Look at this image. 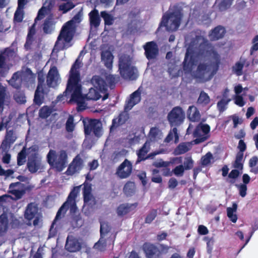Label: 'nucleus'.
<instances>
[{
    "label": "nucleus",
    "instance_id": "nucleus-1",
    "mask_svg": "<svg viewBox=\"0 0 258 258\" xmlns=\"http://www.w3.org/2000/svg\"><path fill=\"white\" fill-rule=\"evenodd\" d=\"M219 55L207 42L199 46H189L185 54L183 69L199 82L210 80L218 68Z\"/></svg>",
    "mask_w": 258,
    "mask_h": 258
},
{
    "label": "nucleus",
    "instance_id": "nucleus-2",
    "mask_svg": "<svg viewBox=\"0 0 258 258\" xmlns=\"http://www.w3.org/2000/svg\"><path fill=\"white\" fill-rule=\"evenodd\" d=\"M81 52L72 66L69 75V78L66 91L62 95H59L57 101H62L68 94H71V99L70 102H75L77 103L78 109L82 110L85 108L86 105L85 103V98L81 92V85L80 84V76L79 69L81 67V61L79 60L81 56Z\"/></svg>",
    "mask_w": 258,
    "mask_h": 258
},
{
    "label": "nucleus",
    "instance_id": "nucleus-3",
    "mask_svg": "<svg viewBox=\"0 0 258 258\" xmlns=\"http://www.w3.org/2000/svg\"><path fill=\"white\" fill-rule=\"evenodd\" d=\"M80 21V16L77 15L63 26L55 42L54 49H66L72 45L71 41L75 32L76 24Z\"/></svg>",
    "mask_w": 258,
    "mask_h": 258
},
{
    "label": "nucleus",
    "instance_id": "nucleus-4",
    "mask_svg": "<svg viewBox=\"0 0 258 258\" xmlns=\"http://www.w3.org/2000/svg\"><path fill=\"white\" fill-rule=\"evenodd\" d=\"M210 130L209 125L206 124H200L194 133V136L196 139L191 143L180 144L175 149L174 154L175 155L184 154L188 151L191 147L192 143L197 144L205 141L208 137V134Z\"/></svg>",
    "mask_w": 258,
    "mask_h": 258
},
{
    "label": "nucleus",
    "instance_id": "nucleus-5",
    "mask_svg": "<svg viewBox=\"0 0 258 258\" xmlns=\"http://www.w3.org/2000/svg\"><path fill=\"white\" fill-rule=\"evenodd\" d=\"M80 186H76L73 188V189L70 192L67 201L63 204V205L60 207L57 212L55 218L52 223L50 229L49 237H52L54 236L55 233L54 226L56 223V221L58 219L60 218L61 214L62 213L64 214L65 213L67 208L70 206L71 208V211L72 212H75L77 209L75 204V199L80 191Z\"/></svg>",
    "mask_w": 258,
    "mask_h": 258
},
{
    "label": "nucleus",
    "instance_id": "nucleus-6",
    "mask_svg": "<svg viewBox=\"0 0 258 258\" xmlns=\"http://www.w3.org/2000/svg\"><path fill=\"white\" fill-rule=\"evenodd\" d=\"M91 83L94 88L89 89V92L86 95L87 99L97 100L101 97V94H105L102 98L103 100L108 98V95L105 94L106 84L100 76H94L91 80Z\"/></svg>",
    "mask_w": 258,
    "mask_h": 258
},
{
    "label": "nucleus",
    "instance_id": "nucleus-7",
    "mask_svg": "<svg viewBox=\"0 0 258 258\" xmlns=\"http://www.w3.org/2000/svg\"><path fill=\"white\" fill-rule=\"evenodd\" d=\"M118 66L120 74L124 79L133 80L137 77V70L132 66V59L129 55H120Z\"/></svg>",
    "mask_w": 258,
    "mask_h": 258
},
{
    "label": "nucleus",
    "instance_id": "nucleus-8",
    "mask_svg": "<svg viewBox=\"0 0 258 258\" xmlns=\"http://www.w3.org/2000/svg\"><path fill=\"white\" fill-rule=\"evenodd\" d=\"M181 15L179 11L174 12L169 10V12L165 14L161 23L160 26H165L168 31H175L179 26Z\"/></svg>",
    "mask_w": 258,
    "mask_h": 258
},
{
    "label": "nucleus",
    "instance_id": "nucleus-9",
    "mask_svg": "<svg viewBox=\"0 0 258 258\" xmlns=\"http://www.w3.org/2000/svg\"><path fill=\"white\" fill-rule=\"evenodd\" d=\"M48 163L51 166L58 171H62L67 163V155L66 153L61 151L57 155L55 151L50 150L47 156Z\"/></svg>",
    "mask_w": 258,
    "mask_h": 258
},
{
    "label": "nucleus",
    "instance_id": "nucleus-10",
    "mask_svg": "<svg viewBox=\"0 0 258 258\" xmlns=\"http://www.w3.org/2000/svg\"><path fill=\"white\" fill-rule=\"evenodd\" d=\"M38 147L33 146L28 150V162L27 166L31 173L41 171L43 166L41 163V158L37 154Z\"/></svg>",
    "mask_w": 258,
    "mask_h": 258
},
{
    "label": "nucleus",
    "instance_id": "nucleus-11",
    "mask_svg": "<svg viewBox=\"0 0 258 258\" xmlns=\"http://www.w3.org/2000/svg\"><path fill=\"white\" fill-rule=\"evenodd\" d=\"M35 76L29 69H25L21 72H17L14 74L9 81L10 84L16 88H19L22 82L33 83Z\"/></svg>",
    "mask_w": 258,
    "mask_h": 258
},
{
    "label": "nucleus",
    "instance_id": "nucleus-12",
    "mask_svg": "<svg viewBox=\"0 0 258 258\" xmlns=\"http://www.w3.org/2000/svg\"><path fill=\"white\" fill-rule=\"evenodd\" d=\"M16 57L15 52L10 48H7L0 55V75L4 76L3 72L7 71L9 68V65L12 66V62Z\"/></svg>",
    "mask_w": 258,
    "mask_h": 258
},
{
    "label": "nucleus",
    "instance_id": "nucleus-13",
    "mask_svg": "<svg viewBox=\"0 0 258 258\" xmlns=\"http://www.w3.org/2000/svg\"><path fill=\"white\" fill-rule=\"evenodd\" d=\"M168 119L172 126L181 124L184 119V113L179 107H174L168 114Z\"/></svg>",
    "mask_w": 258,
    "mask_h": 258
},
{
    "label": "nucleus",
    "instance_id": "nucleus-14",
    "mask_svg": "<svg viewBox=\"0 0 258 258\" xmlns=\"http://www.w3.org/2000/svg\"><path fill=\"white\" fill-rule=\"evenodd\" d=\"M93 132L97 137H100L102 135L101 123L97 119L91 120L89 124H85V133L86 135H90Z\"/></svg>",
    "mask_w": 258,
    "mask_h": 258
},
{
    "label": "nucleus",
    "instance_id": "nucleus-15",
    "mask_svg": "<svg viewBox=\"0 0 258 258\" xmlns=\"http://www.w3.org/2000/svg\"><path fill=\"white\" fill-rule=\"evenodd\" d=\"M234 90L235 94L233 98L234 103L240 107L244 106L245 102L243 97L246 95L248 88H243L241 85L238 84L234 87Z\"/></svg>",
    "mask_w": 258,
    "mask_h": 258
},
{
    "label": "nucleus",
    "instance_id": "nucleus-16",
    "mask_svg": "<svg viewBox=\"0 0 258 258\" xmlns=\"http://www.w3.org/2000/svg\"><path fill=\"white\" fill-rule=\"evenodd\" d=\"M60 81V78L58 70L55 67L50 68L47 76L46 82L48 86L55 87Z\"/></svg>",
    "mask_w": 258,
    "mask_h": 258
},
{
    "label": "nucleus",
    "instance_id": "nucleus-17",
    "mask_svg": "<svg viewBox=\"0 0 258 258\" xmlns=\"http://www.w3.org/2000/svg\"><path fill=\"white\" fill-rule=\"evenodd\" d=\"M132 171L131 163L125 159L118 167L116 174L120 178H126L130 176Z\"/></svg>",
    "mask_w": 258,
    "mask_h": 258
},
{
    "label": "nucleus",
    "instance_id": "nucleus-18",
    "mask_svg": "<svg viewBox=\"0 0 258 258\" xmlns=\"http://www.w3.org/2000/svg\"><path fill=\"white\" fill-rule=\"evenodd\" d=\"M113 59L114 56L109 48L108 47H103L101 52V59L106 68L109 70L112 69Z\"/></svg>",
    "mask_w": 258,
    "mask_h": 258
},
{
    "label": "nucleus",
    "instance_id": "nucleus-19",
    "mask_svg": "<svg viewBox=\"0 0 258 258\" xmlns=\"http://www.w3.org/2000/svg\"><path fill=\"white\" fill-rule=\"evenodd\" d=\"M84 208H88L95 205L96 202L94 198L91 194V186L88 183H85L84 186Z\"/></svg>",
    "mask_w": 258,
    "mask_h": 258
},
{
    "label": "nucleus",
    "instance_id": "nucleus-20",
    "mask_svg": "<svg viewBox=\"0 0 258 258\" xmlns=\"http://www.w3.org/2000/svg\"><path fill=\"white\" fill-rule=\"evenodd\" d=\"M83 161L79 156H77L70 164L66 173L68 175H72L79 172L83 168Z\"/></svg>",
    "mask_w": 258,
    "mask_h": 258
},
{
    "label": "nucleus",
    "instance_id": "nucleus-21",
    "mask_svg": "<svg viewBox=\"0 0 258 258\" xmlns=\"http://www.w3.org/2000/svg\"><path fill=\"white\" fill-rule=\"evenodd\" d=\"M45 77L42 73L38 74V85L37 89L35 91L34 101L35 103L38 105H40L42 103V97L41 95L43 93L42 84L44 82Z\"/></svg>",
    "mask_w": 258,
    "mask_h": 258
},
{
    "label": "nucleus",
    "instance_id": "nucleus-22",
    "mask_svg": "<svg viewBox=\"0 0 258 258\" xmlns=\"http://www.w3.org/2000/svg\"><path fill=\"white\" fill-rule=\"evenodd\" d=\"M10 192L14 196V199H20L25 192L24 185L20 182L12 183L9 187Z\"/></svg>",
    "mask_w": 258,
    "mask_h": 258
},
{
    "label": "nucleus",
    "instance_id": "nucleus-23",
    "mask_svg": "<svg viewBox=\"0 0 258 258\" xmlns=\"http://www.w3.org/2000/svg\"><path fill=\"white\" fill-rule=\"evenodd\" d=\"M141 92L142 90L139 88L137 91L131 95L130 98L126 102L124 107L125 111L131 110L134 105L140 101Z\"/></svg>",
    "mask_w": 258,
    "mask_h": 258
},
{
    "label": "nucleus",
    "instance_id": "nucleus-24",
    "mask_svg": "<svg viewBox=\"0 0 258 258\" xmlns=\"http://www.w3.org/2000/svg\"><path fill=\"white\" fill-rule=\"evenodd\" d=\"M65 247L66 249L70 252H76L81 249V244L77 239L72 236H69Z\"/></svg>",
    "mask_w": 258,
    "mask_h": 258
},
{
    "label": "nucleus",
    "instance_id": "nucleus-25",
    "mask_svg": "<svg viewBox=\"0 0 258 258\" xmlns=\"http://www.w3.org/2000/svg\"><path fill=\"white\" fill-rule=\"evenodd\" d=\"M145 54L148 59H152L156 57L158 54V47L153 41L148 42L144 46Z\"/></svg>",
    "mask_w": 258,
    "mask_h": 258
},
{
    "label": "nucleus",
    "instance_id": "nucleus-26",
    "mask_svg": "<svg viewBox=\"0 0 258 258\" xmlns=\"http://www.w3.org/2000/svg\"><path fill=\"white\" fill-rule=\"evenodd\" d=\"M143 248L146 255L149 258H154V257L159 256V251L158 249L153 244L146 243L144 245Z\"/></svg>",
    "mask_w": 258,
    "mask_h": 258
},
{
    "label": "nucleus",
    "instance_id": "nucleus-27",
    "mask_svg": "<svg viewBox=\"0 0 258 258\" xmlns=\"http://www.w3.org/2000/svg\"><path fill=\"white\" fill-rule=\"evenodd\" d=\"M187 116L189 119L192 121H198L201 117L200 113L195 106H190L187 110Z\"/></svg>",
    "mask_w": 258,
    "mask_h": 258
},
{
    "label": "nucleus",
    "instance_id": "nucleus-28",
    "mask_svg": "<svg viewBox=\"0 0 258 258\" xmlns=\"http://www.w3.org/2000/svg\"><path fill=\"white\" fill-rule=\"evenodd\" d=\"M225 32V29L221 26L216 27L209 34L210 38L212 40H216L221 38Z\"/></svg>",
    "mask_w": 258,
    "mask_h": 258
},
{
    "label": "nucleus",
    "instance_id": "nucleus-29",
    "mask_svg": "<svg viewBox=\"0 0 258 258\" xmlns=\"http://www.w3.org/2000/svg\"><path fill=\"white\" fill-rule=\"evenodd\" d=\"M237 205L236 203H233L232 207L227 208V216L233 223H236L237 220Z\"/></svg>",
    "mask_w": 258,
    "mask_h": 258
},
{
    "label": "nucleus",
    "instance_id": "nucleus-30",
    "mask_svg": "<svg viewBox=\"0 0 258 258\" xmlns=\"http://www.w3.org/2000/svg\"><path fill=\"white\" fill-rule=\"evenodd\" d=\"M162 133L160 130L157 127H152L151 128L148 138L151 141H157L162 137Z\"/></svg>",
    "mask_w": 258,
    "mask_h": 258
},
{
    "label": "nucleus",
    "instance_id": "nucleus-31",
    "mask_svg": "<svg viewBox=\"0 0 258 258\" xmlns=\"http://www.w3.org/2000/svg\"><path fill=\"white\" fill-rule=\"evenodd\" d=\"M37 208L35 204H29L25 212V218L28 220H31L34 217L37 212Z\"/></svg>",
    "mask_w": 258,
    "mask_h": 258
},
{
    "label": "nucleus",
    "instance_id": "nucleus-32",
    "mask_svg": "<svg viewBox=\"0 0 258 258\" xmlns=\"http://www.w3.org/2000/svg\"><path fill=\"white\" fill-rule=\"evenodd\" d=\"M8 220L7 214L4 213L0 216V235L7 232L8 229Z\"/></svg>",
    "mask_w": 258,
    "mask_h": 258
},
{
    "label": "nucleus",
    "instance_id": "nucleus-33",
    "mask_svg": "<svg viewBox=\"0 0 258 258\" xmlns=\"http://www.w3.org/2000/svg\"><path fill=\"white\" fill-rule=\"evenodd\" d=\"M246 63V60L244 58H241L232 68L233 72L237 76H240L242 74V69Z\"/></svg>",
    "mask_w": 258,
    "mask_h": 258
},
{
    "label": "nucleus",
    "instance_id": "nucleus-34",
    "mask_svg": "<svg viewBox=\"0 0 258 258\" xmlns=\"http://www.w3.org/2000/svg\"><path fill=\"white\" fill-rule=\"evenodd\" d=\"M150 143L147 141L143 148L139 150L137 152L138 156V161L144 160L146 159L145 156L149 150Z\"/></svg>",
    "mask_w": 258,
    "mask_h": 258
},
{
    "label": "nucleus",
    "instance_id": "nucleus-35",
    "mask_svg": "<svg viewBox=\"0 0 258 258\" xmlns=\"http://www.w3.org/2000/svg\"><path fill=\"white\" fill-rule=\"evenodd\" d=\"M135 207L134 205L122 204L120 205L117 210V213L119 216H123L128 213L132 209Z\"/></svg>",
    "mask_w": 258,
    "mask_h": 258
},
{
    "label": "nucleus",
    "instance_id": "nucleus-36",
    "mask_svg": "<svg viewBox=\"0 0 258 258\" xmlns=\"http://www.w3.org/2000/svg\"><path fill=\"white\" fill-rule=\"evenodd\" d=\"M89 16L91 24L95 27H97L100 24L98 11L94 10L90 13Z\"/></svg>",
    "mask_w": 258,
    "mask_h": 258
},
{
    "label": "nucleus",
    "instance_id": "nucleus-37",
    "mask_svg": "<svg viewBox=\"0 0 258 258\" xmlns=\"http://www.w3.org/2000/svg\"><path fill=\"white\" fill-rule=\"evenodd\" d=\"M127 118V114L126 112H123L119 115L118 118L114 119L112 121V125L111 127V130L113 127H116L118 125L121 124L125 122Z\"/></svg>",
    "mask_w": 258,
    "mask_h": 258
},
{
    "label": "nucleus",
    "instance_id": "nucleus-38",
    "mask_svg": "<svg viewBox=\"0 0 258 258\" xmlns=\"http://www.w3.org/2000/svg\"><path fill=\"white\" fill-rule=\"evenodd\" d=\"M53 25L52 17L49 16L44 24L43 30L44 32L46 33H50L53 29Z\"/></svg>",
    "mask_w": 258,
    "mask_h": 258
},
{
    "label": "nucleus",
    "instance_id": "nucleus-39",
    "mask_svg": "<svg viewBox=\"0 0 258 258\" xmlns=\"http://www.w3.org/2000/svg\"><path fill=\"white\" fill-rule=\"evenodd\" d=\"M174 138V142L175 143L178 142L179 137L177 134V131L176 128H173L172 130L169 133L167 137L166 138L165 141L166 142H169Z\"/></svg>",
    "mask_w": 258,
    "mask_h": 258
},
{
    "label": "nucleus",
    "instance_id": "nucleus-40",
    "mask_svg": "<svg viewBox=\"0 0 258 258\" xmlns=\"http://www.w3.org/2000/svg\"><path fill=\"white\" fill-rule=\"evenodd\" d=\"M100 77L103 79V80L106 84L105 91L106 90V87L108 85L111 86L113 83L117 82L118 79V78L116 76L108 75L105 77L106 81H105L102 77Z\"/></svg>",
    "mask_w": 258,
    "mask_h": 258
},
{
    "label": "nucleus",
    "instance_id": "nucleus-41",
    "mask_svg": "<svg viewBox=\"0 0 258 258\" xmlns=\"http://www.w3.org/2000/svg\"><path fill=\"white\" fill-rule=\"evenodd\" d=\"M135 189V185L134 183L128 182L125 184L123 190L127 196H130L134 192Z\"/></svg>",
    "mask_w": 258,
    "mask_h": 258
},
{
    "label": "nucleus",
    "instance_id": "nucleus-42",
    "mask_svg": "<svg viewBox=\"0 0 258 258\" xmlns=\"http://www.w3.org/2000/svg\"><path fill=\"white\" fill-rule=\"evenodd\" d=\"M106 247V241L103 237H101L99 241L94 245V248L99 251H103Z\"/></svg>",
    "mask_w": 258,
    "mask_h": 258
},
{
    "label": "nucleus",
    "instance_id": "nucleus-43",
    "mask_svg": "<svg viewBox=\"0 0 258 258\" xmlns=\"http://www.w3.org/2000/svg\"><path fill=\"white\" fill-rule=\"evenodd\" d=\"M210 102L208 95L204 92H202L198 99V102L203 105H207Z\"/></svg>",
    "mask_w": 258,
    "mask_h": 258
},
{
    "label": "nucleus",
    "instance_id": "nucleus-44",
    "mask_svg": "<svg viewBox=\"0 0 258 258\" xmlns=\"http://www.w3.org/2000/svg\"><path fill=\"white\" fill-rule=\"evenodd\" d=\"M34 26L35 24H34L32 27L30 29L27 35V41L25 45V47L27 49H28L30 45H31L32 41V37L33 35L35 34V30L34 28Z\"/></svg>",
    "mask_w": 258,
    "mask_h": 258
},
{
    "label": "nucleus",
    "instance_id": "nucleus-45",
    "mask_svg": "<svg viewBox=\"0 0 258 258\" xmlns=\"http://www.w3.org/2000/svg\"><path fill=\"white\" fill-rule=\"evenodd\" d=\"M213 160L212 154L208 152L201 158V164L203 166H207L212 163Z\"/></svg>",
    "mask_w": 258,
    "mask_h": 258
},
{
    "label": "nucleus",
    "instance_id": "nucleus-46",
    "mask_svg": "<svg viewBox=\"0 0 258 258\" xmlns=\"http://www.w3.org/2000/svg\"><path fill=\"white\" fill-rule=\"evenodd\" d=\"M67 2L66 3L61 4L59 7V10L62 11L63 13H67L75 7V5L71 1Z\"/></svg>",
    "mask_w": 258,
    "mask_h": 258
},
{
    "label": "nucleus",
    "instance_id": "nucleus-47",
    "mask_svg": "<svg viewBox=\"0 0 258 258\" xmlns=\"http://www.w3.org/2000/svg\"><path fill=\"white\" fill-rule=\"evenodd\" d=\"M231 101V99H222L217 103V107L220 112L224 111L227 107L228 103Z\"/></svg>",
    "mask_w": 258,
    "mask_h": 258
},
{
    "label": "nucleus",
    "instance_id": "nucleus-48",
    "mask_svg": "<svg viewBox=\"0 0 258 258\" xmlns=\"http://www.w3.org/2000/svg\"><path fill=\"white\" fill-rule=\"evenodd\" d=\"M233 0H223L218 4L219 9L221 11H225L229 8L232 5Z\"/></svg>",
    "mask_w": 258,
    "mask_h": 258
},
{
    "label": "nucleus",
    "instance_id": "nucleus-49",
    "mask_svg": "<svg viewBox=\"0 0 258 258\" xmlns=\"http://www.w3.org/2000/svg\"><path fill=\"white\" fill-rule=\"evenodd\" d=\"M243 153L242 152H238L237 154L236 160L234 163V167L238 169H242V159Z\"/></svg>",
    "mask_w": 258,
    "mask_h": 258
},
{
    "label": "nucleus",
    "instance_id": "nucleus-50",
    "mask_svg": "<svg viewBox=\"0 0 258 258\" xmlns=\"http://www.w3.org/2000/svg\"><path fill=\"white\" fill-rule=\"evenodd\" d=\"M101 17L104 19L105 24L106 25H111L113 22V17L106 12H102L101 13Z\"/></svg>",
    "mask_w": 258,
    "mask_h": 258
},
{
    "label": "nucleus",
    "instance_id": "nucleus-51",
    "mask_svg": "<svg viewBox=\"0 0 258 258\" xmlns=\"http://www.w3.org/2000/svg\"><path fill=\"white\" fill-rule=\"evenodd\" d=\"M110 230V227L107 223L101 222L100 224V234L101 237H104L108 233Z\"/></svg>",
    "mask_w": 258,
    "mask_h": 258
},
{
    "label": "nucleus",
    "instance_id": "nucleus-52",
    "mask_svg": "<svg viewBox=\"0 0 258 258\" xmlns=\"http://www.w3.org/2000/svg\"><path fill=\"white\" fill-rule=\"evenodd\" d=\"M51 109L47 106L42 107L39 111V116L42 118H46L51 113Z\"/></svg>",
    "mask_w": 258,
    "mask_h": 258
},
{
    "label": "nucleus",
    "instance_id": "nucleus-53",
    "mask_svg": "<svg viewBox=\"0 0 258 258\" xmlns=\"http://www.w3.org/2000/svg\"><path fill=\"white\" fill-rule=\"evenodd\" d=\"M23 18V9L17 8V11L15 13L14 21L20 22L22 21Z\"/></svg>",
    "mask_w": 258,
    "mask_h": 258
},
{
    "label": "nucleus",
    "instance_id": "nucleus-54",
    "mask_svg": "<svg viewBox=\"0 0 258 258\" xmlns=\"http://www.w3.org/2000/svg\"><path fill=\"white\" fill-rule=\"evenodd\" d=\"M26 158V151L24 148L21 152H20L18 156V164L21 165L25 162Z\"/></svg>",
    "mask_w": 258,
    "mask_h": 258
},
{
    "label": "nucleus",
    "instance_id": "nucleus-55",
    "mask_svg": "<svg viewBox=\"0 0 258 258\" xmlns=\"http://www.w3.org/2000/svg\"><path fill=\"white\" fill-rule=\"evenodd\" d=\"M74 119L72 116H70L66 122V129L68 132H72L75 125L73 123Z\"/></svg>",
    "mask_w": 258,
    "mask_h": 258
},
{
    "label": "nucleus",
    "instance_id": "nucleus-56",
    "mask_svg": "<svg viewBox=\"0 0 258 258\" xmlns=\"http://www.w3.org/2000/svg\"><path fill=\"white\" fill-rule=\"evenodd\" d=\"M184 170L185 168L183 166L180 165L176 166L173 170V172L176 176H181L183 175Z\"/></svg>",
    "mask_w": 258,
    "mask_h": 258
},
{
    "label": "nucleus",
    "instance_id": "nucleus-57",
    "mask_svg": "<svg viewBox=\"0 0 258 258\" xmlns=\"http://www.w3.org/2000/svg\"><path fill=\"white\" fill-rule=\"evenodd\" d=\"M193 160L190 157H188L185 158L184 162V168L185 170L190 169L193 167Z\"/></svg>",
    "mask_w": 258,
    "mask_h": 258
},
{
    "label": "nucleus",
    "instance_id": "nucleus-58",
    "mask_svg": "<svg viewBox=\"0 0 258 258\" xmlns=\"http://www.w3.org/2000/svg\"><path fill=\"white\" fill-rule=\"evenodd\" d=\"M16 139V136L12 131H8L7 133L6 140L9 144L13 143Z\"/></svg>",
    "mask_w": 258,
    "mask_h": 258
},
{
    "label": "nucleus",
    "instance_id": "nucleus-59",
    "mask_svg": "<svg viewBox=\"0 0 258 258\" xmlns=\"http://www.w3.org/2000/svg\"><path fill=\"white\" fill-rule=\"evenodd\" d=\"M48 11V10L45 7H42L38 12V16L35 19V23L37 20L43 19L46 13Z\"/></svg>",
    "mask_w": 258,
    "mask_h": 258
},
{
    "label": "nucleus",
    "instance_id": "nucleus-60",
    "mask_svg": "<svg viewBox=\"0 0 258 258\" xmlns=\"http://www.w3.org/2000/svg\"><path fill=\"white\" fill-rule=\"evenodd\" d=\"M156 215V210H152L147 215L146 218V222L148 223H151L155 219Z\"/></svg>",
    "mask_w": 258,
    "mask_h": 258
},
{
    "label": "nucleus",
    "instance_id": "nucleus-61",
    "mask_svg": "<svg viewBox=\"0 0 258 258\" xmlns=\"http://www.w3.org/2000/svg\"><path fill=\"white\" fill-rule=\"evenodd\" d=\"M170 162H165L161 159L158 160L154 162L153 165L156 167H167L169 165Z\"/></svg>",
    "mask_w": 258,
    "mask_h": 258
},
{
    "label": "nucleus",
    "instance_id": "nucleus-62",
    "mask_svg": "<svg viewBox=\"0 0 258 258\" xmlns=\"http://www.w3.org/2000/svg\"><path fill=\"white\" fill-rule=\"evenodd\" d=\"M239 192L242 197H244L246 195L247 186L245 184H240L237 185Z\"/></svg>",
    "mask_w": 258,
    "mask_h": 258
},
{
    "label": "nucleus",
    "instance_id": "nucleus-63",
    "mask_svg": "<svg viewBox=\"0 0 258 258\" xmlns=\"http://www.w3.org/2000/svg\"><path fill=\"white\" fill-rule=\"evenodd\" d=\"M16 101L19 103H24L26 102L25 97L23 94H16L14 95Z\"/></svg>",
    "mask_w": 258,
    "mask_h": 258
},
{
    "label": "nucleus",
    "instance_id": "nucleus-64",
    "mask_svg": "<svg viewBox=\"0 0 258 258\" xmlns=\"http://www.w3.org/2000/svg\"><path fill=\"white\" fill-rule=\"evenodd\" d=\"M253 45L251 48V54H252L253 51L258 50V35L254 37L253 39Z\"/></svg>",
    "mask_w": 258,
    "mask_h": 258
}]
</instances>
